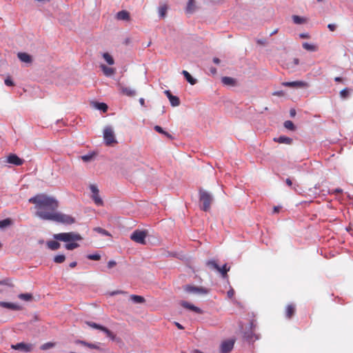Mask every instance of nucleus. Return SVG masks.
<instances>
[{
  "label": "nucleus",
  "instance_id": "nucleus-43",
  "mask_svg": "<svg viewBox=\"0 0 353 353\" xmlns=\"http://www.w3.org/2000/svg\"><path fill=\"white\" fill-rule=\"evenodd\" d=\"M11 224V221L9 219H6L0 221V228L3 229Z\"/></svg>",
  "mask_w": 353,
  "mask_h": 353
},
{
  "label": "nucleus",
  "instance_id": "nucleus-37",
  "mask_svg": "<svg viewBox=\"0 0 353 353\" xmlns=\"http://www.w3.org/2000/svg\"><path fill=\"white\" fill-rule=\"evenodd\" d=\"M79 246V244L76 241L68 242L65 244V248L68 250H72Z\"/></svg>",
  "mask_w": 353,
  "mask_h": 353
},
{
  "label": "nucleus",
  "instance_id": "nucleus-15",
  "mask_svg": "<svg viewBox=\"0 0 353 353\" xmlns=\"http://www.w3.org/2000/svg\"><path fill=\"white\" fill-rule=\"evenodd\" d=\"M283 86L289 87V88H305L307 86V83L301 81H288L283 82L282 83Z\"/></svg>",
  "mask_w": 353,
  "mask_h": 353
},
{
  "label": "nucleus",
  "instance_id": "nucleus-44",
  "mask_svg": "<svg viewBox=\"0 0 353 353\" xmlns=\"http://www.w3.org/2000/svg\"><path fill=\"white\" fill-rule=\"evenodd\" d=\"M54 346V344L53 343L48 342V343H46L43 344L41 346V349L43 350H46L53 347Z\"/></svg>",
  "mask_w": 353,
  "mask_h": 353
},
{
  "label": "nucleus",
  "instance_id": "nucleus-19",
  "mask_svg": "<svg viewBox=\"0 0 353 353\" xmlns=\"http://www.w3.org/2000/svg\"><path fill=\"white\" fill-rule=\"evenodd\" d=\"M296 312V307L294 304H288L285 307V317L288 319L292 318Z\"/></svg>",
  "mask_w": 353,
  "mask_h": 353
},
{
  "label": "nucleus",
  "instance_id": "nucleus-60",
  "mask_svg": "<svg viewBox=\"0 0 353 353\" xmlns=\"http://www.w3.org/2000/svg\"><path fill=\"white\" fill-rule=\"evenodd\" d=\"M285 183L288 186H292V182L290 178L286 179Z\"/></svg>",
  "mask_w": 353,
  "mask_h": 353
},
{
  "label": "nucleus",
  "instance_id": "nucleus-50",
  "mask_svg": "<svg viewBox=\"0 0 353 353\" xmlns=\"http://www.w3.org/2000/svg\"><path fill=\"white\" fill-rule=\"evenodd\" d=\"M227 294H228V296L231 299L233 297V296L234 295V291L233 289H230V290L228 291L227 292Z\"/></svg>",
  "mask_w": 353,
  "mask_h": 353
},
{
  "label": "nucleus",
  "instance_id": "nucleus-51",
  "mask_svg": "<svg viewBox=\"0 0 353 353\" xmlns=\"http://www.w3.org/2000/svg\"><path fill=\"white\" fill-rule=\"evenodd\" d=\"M256 327V324L254 320L251 321L250 323V330H254Z\"/></svg>",
  "mask_w": 353,
  "mask_h": 353
},
{
  "label": "nucleus",
  "instance_id": "nucleus-17",
  "mask_svg": "<svg viewBox=\"0 0 353 353\" xmlns=\"http://www.w3.org/2000/svg\"><path fill=\"white\" fill-rule=\"evenodd\" d=\"M121 92L128 97H134L136 94V90L130 87H125L121 84L119 85Z\"/></svg>",
  "mask_w": 353,
  "mask_h": 353
},
{
  "label": "nucleus",
  "instance_id": "nucleus-34",
  "mask_svg": "<svg viewBox=\"0 0 353 353\" xmlns=\"http://www.w3.org/2000/svg\"><path fill=\"white\" fill-rule=\"evenodd\" d=\"M47 245H48V248H50L52 250H57L61 246L60 243L57 241V240L48 241Z\"/></svg>",
  "mask_w": 353,
  "mask_h": 353
},
{
  "label": "nucleus",
  "instance_id": "nucleus-24",
  "mask_svg": "<svg viewBox=\"0 0 353 353\" xmlns=\"http://www.w3.org/2000/svg\"><path fill=\"white\" fill-rule=\"evenodd\" d=\"M274 141L279 143L290 145L292 143V139L285 136H280L278 138H274Z\"/></svg>",
  "mask_w": 353,
  "mask_h": 353
},
{
  "label": "nucleus",
  "instance_id": "nucleus-57",
  "mask_svg": "<svg viewBox=\"0 0 353 353\" xmlns=\"http://www.w3.org/2000/svg\"><path fill=\"white\" fill-rule=\"evenodd\" d=\"M334 81L339 83H343L344 79L342 77H336L334 78Z\"/></svg>",
  "mask_w": 353,
  "mask_h": 353
},
{
  "label": "nucleus",
  "instance_id": "nucleus-3",
  "mask_svg": "<svg viewBox=\"0 0 353 353\" xmlns=\"http://www.w3.org/2000/svg\"><path fill=\"white\" fill-rule=\"evenodd\" d=\"M50 221L65 225H71L75 222V219L70 215L56 211L53 216H48Z\"/></svg>",
  "mask_w": 353,
  "mask_h": 353
},
{
  "label": "nucleus",
  "instance_id": "nucleus-56",
  "mask_svg": "<svg viewBox=\"0 0 353 353\" xmlns=\"http://www.w3.org/2000/svg\"><path fill=\"white\" fill-rule=\"evenodd\" d=\"M274 96H283L284 93L283 91H276L272 94Z\"/></svg>",
  "mask_w": 353,
  "mask_h": 353
},
{
  "label": "nucleus",
  "instance_id": "nucleus-14",
  "mask_svg": "<svg viewBox=\"0 0 353 353\" xmlns=\"http://www.w3.org/2000/svg\"><path fill=\"white\" fill-rule=\"evenodd\" d=\"M164 93L168 98L172 106L176 107L180 105V99L178 97L174 96L170 90H165Z\"/></svg>",
  "mask_w": 353,
  "mask_h": 353
},
{
  "label": "nucleus",
  "instance_id": "nucleus-38",
  "mask_svg": "<svg viewBox=\"0 0 353 353\" xmlns=\"http://www.w3.org/2000/svg\"><path fill=\"white\" fill-rule=\"evenodd\" d=\"M283 125L288 130H290L292 131H294L296 130V126L294 125L293 122L290 120L285 121L283 123Z\"/></svg>",
  "mask_w": 353,
  "mask_h": 353
},
{
  "label": "nucleus",
  "instance_id": "nucleus-28",
  "mask_svg": "<svg viewBox=\"0 0 353 353\" xmlns=\"http://www.w3.org/2000/svg\"><path fill=\"white\" fill-rule=\"evenodd\" d=\"M181 74L184 76L186 81L190 83L191 85H195L197 82V80L193 78L191 74L186 70H183Z\"/></svg>",
  "mask_w": 353,
  "mask_h": 353
},
{
  "label": "nucleus",
  "instance_id": "nucleus-25",
  "mask_svg": "<svg viewBox=\"0 0 353 353\" xmlns=\"http://www.w3.org/2000/svg\"><path fill=\"white\" fill-rule=\"evenodd\" d=\"M0 306L12 310H19L20 309V307L17 304L4 301H0Z\"/></svg>",
  "mask_w": 353,
  "mask_h": 353
},
{
  "label": "nucleus",
  "instance_id": "nucleus-5",
  "mask_svg": "<svg viewBox=\"0 0 353 353\" xmlns=\"http://www.w3.org/2000/svg\"><path fill=\"white\" fill-rule=\"evenodd\" d=\"M103 139L105 145H111L117 143L114 132L112 127L106 126L103 130Z\"/></svg>",
  "mask_w": 353,
  "mask_h": 353
},
{
  "label": "nucleus",
  "instance_id": "nucleus-21",
  "mask_svg": "<svg viewBox=\"0 0 353 353\" xmlns=\"http://www.w3.org/2000/svg\"><path fill=\"white\" fill-rule=\"evenodd\" d=\"M100 68L106 77H112L115 73V69L106 66L104 64L100 65Z\"/></svg>",
  "mask_w": 353,
  "mask_h": 353
},
{
  "label": "nucleus",
  "instance_id": "nucleus-13",
  "mask_svg": "<svg viewBox=\"0 0 353 353\" xmlns=\"http://www.w3.org/2000/svg\"><path fill=\"white\" fill-rule=\"evenodd\" d=\"M7 162L14 165H21L23 163L24 160L19 158L15 154H10L7 157Z\"/></svg>",
  "mask_w": 353,
  "mask_h": 353
},
{
  "label": "nucleus",
  "instance_id": "nucleus-47",
  "mask_svg": "<svg viewBox=\"0 0 353 353\" xmlns=\"http://www.w3.org/2000/svg\"><path fill=\"white\" fill-rule=\"evenodd\" d=\"M4 83L6 85L8 86H12L14 85V82L13 81L10 79V77H7L5 81H4Z\"/></svg>",
  "mask_w": 353,
  "mask_h": 353
},
{
  "label": "nucleus",
  "instance_id": "nucleus-52",
  "mask_svg": "<svg viewBox=\"0 0 353 353\" xmlns=\"http://www.w3.org/2000/svg\"><path fill=\"white\" fill-rule=\"evenodd\" d=\"M296 112L294 108H291L290 110V115L291 117H294L296 116Z\"/></svg>",
  "mask_w": 353,
  "mask_h": 353
},
{
  "label": "nucleus",
  "instance_id": "nucleus-29",
  "mask_svg": "<svg viewBox=\"0 0 353 353\" xmlns=\"http://www.w3.org/2000/svg\"><path fill=\"white\" fill-rule=\"evenodd\" d=\"M205 265L211 270L218 271L219 265H218L216 261L214 259L208 260L205 262Z\"/></svg>",
  "mask_w": 353,
  "mask_h": 353
},
{
  "label": "nucleus",
  "instance_id": "nucleus-20",
  "mask_svg": "<svg viewBox=\"0 0 353 353\" xmlns=\"http://www.w3.org/2000/svg\"><path fill=\"white\" fill-rule=\"evenodd\" d=\"M196 9V1L195 0H188L187 3V6L185 8V12L188 14H192Z\"/></svg>",
  "mask_w": 353,
  "mask_h": 353
},
{
  "label": "nucleus",
  "instance_id": "nucleus-46",
  "mask_svg": "<svg viewBox=\"0 0 353 353\" xmlns=\"http://www.w3.org/2000/svg\"><path fill=\"white\" fill-rule=\"evenodd\" d=\"M303 48L309 52H315L318 50V46H303Z\"/></svg>",
  "mask_w": 353,
  "mask_h": 353
},
{
  "label": "nucleus",
  "instance_id": "nucleus-62",
  "mask_svg": "<svg viewBox=\"0 0 353 353\" xmlns=\"http://www.w3.org/2000/svg\"><path fill=\"white\" fill-rule=\"evenodd\" d=\"M174 324H175V325H176L179 329H180V330H183V329H184L183 326L182 325H181L179 323H178V322H174Z\"/></svg>",
  "mask_w": 353,
  "mask_h": 353
},
{
  "label": "nucleus",
  "instance_id": "nucleus-53",
  "mask_svg": "<svg viewBox=\"0 0 353 353\" xmlns=\"http://www.w3.org/2000/svg\"><path fill=\"white\" fill-rule=\"evenodd\" d=\"M327 28L330 29V31H334L336 30V25L335 24H328Z\"/></svg>",
  "mask_w": 353,
  "mask_h": 353
},
{
  "label": "nucleus",
  "instance_id": "nucleus-39",
  "mask_svg": "<svg viewBox=\"0 0 353 353\" xmlns=\"http://www.w3.org/2000/svg\"><path fill=\"white\" fill-rule=\"evenodd\" d=\"M94 230L103 236H110V232L102 228L97 227L94 228Z\"/></svg>",
  "mask_w": 353,
  "mask_h": 353
},
{
  "label": "nucleus",
  "instance_id": "nucleus-31",
  "mask_svg": "<svg viewBox=\"0 0 353 353\" xmlns=\"http://www.w3.org/2000/svg\"><path fill=\"white\" fill-rule=\"evenodd\" d=\"M156 132L161 134L163 136L168 138V139H174V137H172V134H170L168 132L165 131L159 125H156Z\"/></svg>",
  "mask_w": 353,
  "mask_h": 353
},
{
  "label": "nucleus",
  "instance_id": "nucleus-11",
  "mask_svg": "<svg viewBox=\"0 0 353 353\" xmlns=\"http://www.w3.org/2000/svg\"><path fill=\"white\" fill-rule=\"evenodd\" d=\"M235 343L234 339H228L221 343L220 350L221 353H229L230 352Z\"/></svg>",
  "mask_w": 353,
  "mask_h": 353
},
{
  "label": "nucleus",
  "instance_id": "nucleus-27",
  "mask_svg": "<svg viewBox=\"0 0 353 353\" xmlns=\"http://www.w3.org/2000/svg\"><path fill=\"white\" fill-rule=\"evenodd\" d=\"M230 267L228 266L227 263H225L222 267L219 268L218 272L221 274L223 279L228 278V272L230 271Z\"/></svg>",
  "mask_w": 353,
  "mask_h": 353
},
{
  "label": "nucleus",
  "instance_id": "nucleus-9",
  "mask_svg": "<svg viewBox=\"0 0 353 353\" xmlns=\"http://www.w3.org/2000/svg\"><path fill=\"white\" fill-rule=\"evenodd\" d=\"M90 189L92 193V199H93L94 203L98 206L102 205L103 203V200L101 199V198L99 196V189L97 187V185H93V184L90 185Z\"/></svg>",
  "mask_w": 353,
  "mask_h": 353
},
{
  "label": "nucleus",
  "instance_id": "nucleus-42",
  "mask_svg": "<svg viewBox=\"0 0 353 353\" xmlns=\"http://www.w3.org/2000/svg\"><path fill=\"white\" fill-rule=\"evenodd\" d=\"M340 96L342 99H347L350 97V90L348 88H344L340 92Z\"/></svg>",
  "mask_w": 353,
  "mask_h": 353
},
{
  "label": "nucleus",
  "instance_id": "nucleus-8",
  "mask_svg": "<svg viewBox=\"0 0 353 353\" xmlns=\"http://www.w3.org/2000/svg\"><path fill=\"white\" fill-rule=\"evenodd\" d=\"M87 325H88L90 327L94 328V329H97V330H99L102 332H103L106 336L111 339L112 340H114V338H115V335L110 330H108L107 327L101 325H99V324H97L96 323H94V322H90V321H88L86 322Z\"/></svg>",
  "mask_w": 353,
  "mask_h": 353
},
{
  "label": "nucleus",
  "instance_id": "nucleus-35",
  "mask_svg": "<svg viewBox=\"0 0 353 353\" xmlns=\"http://www.w3.org/2000/svg\"><path fill=\"white\" fill-rule=\"evenodd\" d=\"M94 107L97 109L102 111L103 112H105L108 108L107 104H105V103H99V102H96L94 103Z\"/></svg>",
  "mask_w": 353,
  "mask_h": 353
},
{
  "label": "nucleus",
  "instance_id": "nucleus-45",
  "mask_svg": "<svg viewBox=\"0 0 353 353\" xmlns=\"http://www.w3.org/2000/svg\"><path fill=\"white\" fill-rule=\"evenodd\" d=\"M87 258L90 260L98 261L101 259V256L99 254H88Z\"/></svg>",
  "mask_w": 353,
  "mask_h": 353
},
{
  "label": "nucleus",
  "instance_id": "nucleus-59",
  "mask_svg": "<svg viewBox=\"0 0 353 353\" xmlns=\"http://www.w3.org/2000/svg\"><path fill=\"white\" fill-rule=\"evenodd\" d=\"M332 192L335 193V194L342 193L343 192V190L341 189V188H336V189L332 190Z\"/></svg>",
  "mask_w": 353,
  "mask_h": 353
},
{
  "label": "nucleus",
  "instance_id": "nucleus-22",
  "mask_svg": "<svg viewBox=\"0 0 353 353\" xmlns=\"http://www.w3.org/2000/svg\"><path fill=\"white\" fill-rule=\"evenodd\" d=\"M17 57L21 62L30 63L32 62V57L30 54L26 52H19Z\"/></svg>",
  "mask_w": 353,
  "mask_h": 353
},
{
  "label": "nucleus",
  "instance_id": "nucleus-63",
  "mask_svg": "<svg viewBox=\"0 0 353 353\" xmlns=\"http://www.w3.org/2000/svg\"><path fill=\"white\" fill-rule=\"evenodd\" d=\"M292 61L294 65H297L299 63V59L298 58H294Z\"/></svg>",
  "mask_w": 353,
  "mask_h": 353
},
{
  "label": "nucleus",
  "instance_id": "nucleus-4",
  "mask_svg": "<svg viewBox=\"0 0 353 353\" xmlns=\"http://www.w3.org/2000/svg\"><path fill=\"white\" fill-rule=\"evenodd\" d=\"M54 239L65 243L82 240L81 236L76 232H62L54 235Z\"/></svg>",
  "mask_w": 353,
  "mask_h": 353
},
{
  "label": "nucleus",
  "instance_id": "nucleus-33",
  "mask_svg": "<svg viewBox=\"0 0 353 353\" xmlns=\"http://www.w3.org/2000/svg\"><path fill=\"white\" fill-rule=\"evenodd\" d=\"M102 57L105 61L110 65H112L114 63V59L112 56L108 52H104L102 54Z\"/></svg>",
  "mask_w": 353,
  "mask_h": 353
},
{
  "label": "nucleus",
  "instance_id": "nucleus-41",
  "mask_svg": "<svg viewBox=\"0 0 353 353\" xmlns=\"http://www.w3.org/2000/svg\"><path fill=\"white\" fill-rule=\"evenodd\" d=\"M19 298L21 300L28 301H30L32 298V296L31 294L25 293V294H20L19 295Z\"/></svg>",
  "mask_w": 353,
  "mask_h": 353
},
{
  "label": "nucleus",
  "instance_id": "nucleus-54",
  "mask_svg": "<svg viewBox=\"0 0 353 353\" xmlns=\"http://www.w3.org/2000/svg\"><path fill=\"white\" fill-rule=\"evenodd\" d=\"M299 37L301 39H309L310 35L307 33H301L299 34Z\"/></svg>",
  "mask_w": 353,
  "mask_h": 353
},
{
  "label": "nucleus",
  "instance_id": "nucleus-2",
  "mask_svg": "<svg viewBox=\"0 0 353 353\" xmlns=\"http://www.w3.org/2000/svg\"><path fill=\"white\" fill-rule=\"evenodd\" d=\"M199 194L200 208L204 212H208L214 200L212 194L202 188L199 189Z\"/></svg>",
  "mask_w": 353,
  "mask_h": 353
},
{
  "label": "nucleus",
  "instance_id": "nucleus-58",
  "mask_svg": "<svg viewBox=\"0 0 353 353\" xmlns=\"http://www.w3.org/2000/svg\"><path fill=\"white\" fill-rule=\"evenodd\" d=\"M210 71L213 75L216 74L217 72L216 68L214 67H211L210 68Z\"/></svg>",
  "mask_w": 353,
  "mask_h": 353
},
{
  "label": "nucleus",
  "instance_id": "nucleus-10",
  "mask_svg": "<svg viewBox=\"0 0 353 353\" xmlns=\"http://www.w3.org/2000/svg\"><path fill=\"white\" fill-rule=\"evenodd\" d=\"M11 348L23 352H29L32 350L33 345L21 342L15 345H12Z\"/></svg>",
  "mask_w": 353,
  "mask_h": 353
},
{
  "label": "nucleus",
  "instance_id": "nucleus-26",
  "mask_svg": "<svg viewBox=\"0 0 353 353\" xmlns=\"http://www.w3.org/2000/svg\"><path fill=\"white\" fill-rule=\"evenodd\" d=\"M221 82L225 85L234 86L236 85V79L230 77H223L221 79Z\"/></svg>",
  "mask_w": 353,
  "mask_h": 353
},
{
  "label": "nucleus",
  "instance_id": "nucleus-16",
  "mask_svg": "<svg viewBox=\"0 0 353 353\" xmlns=\"http://www.w3.org/2000/svg\"><path fill=\"white\" fill-rule=\"evenodd\" d=\"M180 304L184 308L190 310L196 314H203V310L201 308L188 303V301H182Z\"/></svg>",
  "mask_w": 353,
  "mask_h": 353
},
{
  "label": "nucleus",
  "instance_id": "nucleus-55",
  "mask_svg": "<svg viewBox=\"0 0 353 353\" xmlns=\"http://www.w3.org/2000/svg\"><path fill=\"white\" fill-rule=\"evenodd\" d=\"M119 294H126V292L124 291H122V290H116V291L112 292L111 293V295L114 296V295Z\"/></svg>",
  "mask_w": 353,
  "mask_h": 353
},
{
  "label": "nucleus",
  "instance_id": "nucleus-30",
  "mask_svg": "<svg viewBox=\"0 0 353 353\" xmlns=\"http://www.w3.org/2000/svg\"><path fill=\"white\" fill-rule=\"evenodd\" d=\"M130 300L133 302L134 303H137V304H139V303H143L145 302V299L144 297L141 296H139V295H136V294H132L130 296Z\"/></svg>",
  "mask_w": 353,
  "mask_h": 353
},
{
  "label": "nucleus",
  "instance_id": "nucleus-49",
  "mask_svg": "<svg viewBox=\"0 0 353 353\" xmlns=\"http://www.w3.org/2000/svg\"><path fill=\"white\" fill-rule=\"evenodd\" d=\"M117 265V263L114 260H110L108 261V268H113L114 266H115Z\"/></svg>",
  "mask_w": 353,
  "mask_h": 353
},
{
  "label": "nucleus",
  "instance_id": "nucleus-23",
  "mask_svg": "<svg viewBox=\"0 0 353 353\" xmlns=\"http://www.w3.org/2000/svg\"><path fill=\"white\" fill-rule=\"evenodd\" d=\"M130 13L126 10H121L117 12L116 15V18L118 20L122 21H129L130 20Z\"/></svg>",
  "mask_w": 353,
  "mask_h": 353
},
{
  "label": "nucleus",
  "instance_id": "nucleus-18",
  "mask_svg": "<svg viewBox=\"0 0 353 353\" xmlns=\"http://www.w3.org/2000/svg\"><path fill=\"white\" fill-rule=\"evenodd\" d=\"M243 337L248 342H253L259 339V336L254 333L253 330H250L244 332Z\"/></svg>",
  "mask_w": 353,
  "mask_h": 353
},
{
  "label": "nucleus",
  "instance_id": "nucleus-48",
  "mask_svg": "<svg viewBox=\"0 0 353 353\" xmlns=\"http://www.w3.org/2000/svg\"><path fill=\"white\" fill-rule=\"evenodd\" d=\"M92 158V154H85V155H83L81 157L82 160L85 162H88V161H90Z\"/></svg>",
  "mask_w": 353,
  "mask_h": 353
},
{
  "label": "nucleus",
  "instance_id": "nucleus-1",
  "mask_svg": "<svg viewBox=\"0 0 353 353\" xmlns=\"http://www.w3.org/2000/svg\"><path fill=\"white\" fill-rule=\"evenodd\" d=\"M29 203L34 204L36 216L42 220L50 221L48 216H53L58 207V201L45 194H38L28 199Z\"/></svg>",
  "mask_w": 353,
  "mask_h": 353
},
{
  "label": "nucleus",
  "instance_id": "nucleus-61",
  "mask_svg": "<svg viewBox=\"0 0 353 353\" xmlns=\"http://www.w3.org/2000/svg\"><path fill=\"white\" fill-rule=\"evenodd\" d=\"M281 209L280 206H274L273 208V212L274 213H278Z\"/></svg>",
  "mask_w": 353,
  "mask_h": 353
},
{
  "label": "nucleus",
  "instance_id": "nucleus-36",
  "mask_svg": "<svg viewBox=\"0 0 353 353\" xmlns=\"http://www.w3.org/2000/svg\"><path fill=\"white\" fill-rule=\"evenodd\" d=\"M293 22L296 24H303L306 22V19L304 17H299L298 15L292 16Z\"/></svg>",
  "mask_w": 353,
  "mask_h": 353
},
{
  "label": "nucleus",
  "instance_id": "nucleus-12",
  "mask_svg": "<svg viewBox=\"0 0 353 353\" xmlns=\"http://www.w3.org/2000/svg\"><path fill=\"white\" fill-rule=\"evenodd\" d=\"M74 343L76 345H83L90 349H94V350H98L99 351H103V349L100 347V343H88L85 341L77 339L74 341Z\"/></svg>",
  "mask_w": 353,
  "mask_h": 353
},
{
  "label": "nucleus",
  "instance_id": "nucleus-6",
  "mask_svg": "<svg viewBox=\"0 0 353 353\" xmlns=\"http://www.w3.org/2000/svg\"><path fill=\"white\" fill-rule=\"evenodd\" d=\"M146 234L147 233L145 231L136 230L130 234V239L137 243L145 245Z\"/></svg>",
  "mask_w": 353,
  "mask_h": 353
},
{
  "label": "nucleus",
  "instance_id": "nucleus-64",
  "mask_svg": "<svg viewBox=\"0 0 353 353\" xmlns=\"http://www.w3.org/2000/svg\"><path fill=\"white\" fill-rule=\"evenodd\" d=\"M213 62L215 64H219L220 62H221V60L219 58H217V57H214V58H213Z\"/></svg>",
  "mask_w": 353,
  "mask_h": 353
},
{
  "label": "nucleus",
  "instance_id": "nucleus-32",
  "mask_svg": "<svg viewBox=\"0 0 353 353\" xmlns=\"http://www.w3.org/2000/svg\"><path fill=\"white\" fill-rule=\"evenodd\" d=\"M168 10V6L167 3H164L161 5L159 8V14L161 18H165L166 15V12Z\"/></svg>",
  "mask_w": 353,
  "mask_h": 353
},
{
  "label": "nucleus",
  "instance_id": "nucleus-40",
  "mask_svg": "<svg viewBox=\"0 0 353 353\" xmlns=\"http://www.w3.org/2000/svg\"><path fill=\"white\" fill-rule=\"evenodd\" d=\"M65 256L64 254H59L54 257V262L56 263H61L64 262Z\"/></svg>",
  "mask_w": 353,
  "mask_h": 353
},
{
  "label": "nucleus",
  "instance_id": "nucleus-7",
  "mask_svg": "<svg viewBox=\"0 0 353 353\" xmlns=\"http://www.w3.org/2000/svg\"><path fill=\"white\" fill-rule=\"evenodd\" d=\"M184 290L188 293L198 294H207L209 293L210 290L203 287H198L190 285L183 286Z\"/></svg>",
  "mask_w": 353,
  "mask_h": 353
}]
</instances>
